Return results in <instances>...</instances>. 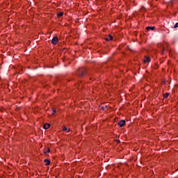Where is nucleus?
Returning <instances> with one entry per match:
<instances>
[{"label":"nucleus","mask_w":178,"mask_h":178,"mask_svg":"<svg viewBox=\"0 0 178 178\" xmlns=\"http://www.w3.org/2000/svg\"><path fill=\"white\" fill-rule=\"evenodd\" d=\"M86 74H87V69L81 67L78 70L77 76H79V77H84Z\"/></svg>","instance_id":"nucleus-1"},{"label":"nucleus","mask_w":178,"mask_h":178,"mask_svg":"<svg viewBox=\"0 0 178 178\" xmlns=\"http://www.w3.org/2000/svg\"><path fill=\"white\" fill-rule=\"evenodd\" d=\"M58 41H59L58 37H54L51 40V44H53V45H56V44H58Z\"/></svg>","instance_id":"nucleus-2"},{"label":"nucleus","mask_w":178,"mask_h":178,"mask_svg":"<svg viewBox=\"0 0 178 178\" xmlns=\"http://www.w3.org/2000/svg\"><path fill=\"white\" fill-rule=\"evenodd\" d=\"M143 62L144 63H149V62H151V58L148 56H145Z\"/></svg>","instance_id":"nucleus-3"},{"label":"nucleus","mask_w":178,"mask_h":178,"mask_svg":"<svg viewBox=\"0 0 178 178\" xmlns=\"http://www.w3.org/2000/svg\"><path fill=\"white\" fill-rule=\"evenodd\" d=\"M118 124L120 126V127H123V126L126 124V121L124 120H122L118 123Z\"/></svg>","instance_id":"nucleus-4"},{"label":"nucleus","mask_w":178,"mask_h":178,"mask_svg":"<svg viewBox=\"0 0 178 178\" xmlns=\"http://www.w3.org/2000/svg\"><path fill=\"white\" fill-rule=\"evenodd\" d=\"M113 40V36L108 35V37L105 38L106 41H112Z\"/></svg>","instance_id":"nucleus-5"},{"label":"nucleus","mask_w":178,"mask_h":178,"mask_svg":"<svg viewBox=\"0 0 178 178\" xmlns=\"http://www.w3.org/2000/svg\"><path fill=\"white\" fill-rule=\"evenodd\" d=\"M145 30L147 31H154V30H155V26H147L146 27V29H145Z\"/></svg>","instance_id":"nucleus-6"},{"label":"nucleus","mask_w":178,"mask_h":178,"mask_svg":"<svg viewBox=\"0 0 178 178\" xmlns=\"http://www.w3.org/2000/svg\"><path fill=\"white\" fill-rule=\"evenodd\" d=\"M44 162L46 166H49V165H51V161L50 160H48V159H46L44 160Z\"/></svg>","instance_id":"nucleus-7"},{"label":"nucleus","mask_w":178,"mask_h":178,"mask_svg":"<svg viewBox=\"0 0 178 178\" xmlns=\"http://www.w3.org/2000/svg\"><path fill=\"white\" fill-rule=\"evenodd\" d=\"M49 127H51V124H45L44 125V129L45 130H47V129H49Z\"/></svg>","instance_id":"nucleus-8"},{"label":"nucleus","mask_w":178,"mask_h":178,"mask_svg":"<svg viewBox=\"0 0 178 178\" xmlns=\"http://www.w3.org/2000/svg\"><path fill=\"white\" fill-rule=\"evenodd\" d=\"M63 16V12H60L57 14V17H62Z\"/></svg>","instance_id":"nucleus-9"},{"label":"nucleus","mask_w":178,"mask_h":178,"mask_svg":"<svg viewBox=\"0 0 178 178\" xmlns=\"http://www.w3.org/2000/svg\"><path fill=\"white\" fill-rule=\"evenodd\" d=\"M161 54H165V51H166V49L163 45H161Z\"/></svg>","instance_id":"nucleus-10"},{"label":"nucleus","mask_w":178,"mask_h":178,"mask_svg":"<svg viewBox=\"0 0 178 178\" xmlns=\"http://www.w3.org/2000/svg\"><path fill=\"white\" fill-rule=\"evenodd\" d=\"M163 97H164V98H168V97H169V93H165L163 95Z\"/></svg>","instance_id":"nucleus-11"},{"label":"nucleus","mask_w":178,"mask_h":178,"mask_svg":"<svg viewBox=\"0 0 178 178\" xmlns=\"http://www.w3.org/2000/svg\"><path fill=\"white\" fill-rule=\"evenodd\" d=\"M178 27V22H177L175 26H174V29H177Z\"/></svg>","instance_id":"nucleus-12"},{"label":"nucleus","mask_w":178,"mask_h":178,"mask_svg":"<svg viewBox=\"0 0 178 178\" xmlns=\"http://www.w3.org/2000/svg\"><path fill=\"white\" fill-rule=\"evenodd\" d=\"M47 152H51V149H49V147L47 148V152H44V154H47Z\"/></svg>","instance_id":"nucleus-13"},{"label":"nucleus","mask_w":178,"mask_h":178,"mask_svg":"<svg viewBox=\"0 0 178 178\" xmlns=\"http://www.w3.org/2000/svg\"><path fill=\"white\" fill-rule=\"evenodd\" d=\"M67 130V128L66 127H64L63 129V131H66Z\"/></svg>","instance_id":"nucleus-14"},{"label":"nucleus","mask_w":178,"mask_h":178,"mask_svg":"<svg viewBox=\"0 0 178 178\" xmlns=\"http://www.w3.org/2000/svg\"><path fill=\"white\" fill-rule=\"evenodd\" d=\"M100 108H101L102 111H105V107L102 106Z\"/></svg>","instance_id":"nucleus-15"},{"label":"nucleus","mask_w":178,"mask_h":178,"mask_svg":"<svg viewBox=\"0 0 178 178\" xmlns=\"http://www.w3.org/2000/svg\"><path fill=\"white\" fill-rule=\"evenodd\" d=\"M54 113H56V110H53L52 115H54Z\"/></svg>","instance_id":"nucleus-16"},{"label":"nucleus","mask_w":178,"mask_h":178,"mask_svg":"<svg viewBox=\"0 0 178 178\" xmlns=\"http://www.w3.org/2000/svg\"><path fill=\"white\" fill-rule=\"evenodd\" d=\"M69 131H70V129H68L67 132L69 133Z\"/></svg>","instance_id":"nucleus-17"},{"label":"nucleus","mask_w":178,"mask_h":178,"mask_svg":"<svg viewBox=\"0 0 178 178\" xmlns=\"http://www.w3.org/2000/svg\"><path fill=\"white\" fill-rule=\"evenodd\" d=\"M172 1H173V0H170V2H172Z\"/></svg>","instance_id":"nucleus-18"}]
</instances>
